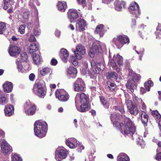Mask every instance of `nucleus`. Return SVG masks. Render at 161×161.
<instances>
[{"label": "nucleus", "instance_id": "1", "mask_svg": "<svg viewBox=\"0 0 161 161\" xmlns=\"http://www.w3.org/2000/svg\"><path fill=\"white\" fill-rule=\"evenodd\" d=\"M114 124L115 125V127L119 129L126 137H129L136 131L133 123L129 118H126L125 119L124 123L116 122Z\"/></svg>", "mask_w": 161, "mask_h": 161}, {"label": "nucleus", "instance_id": "2", "mask_svg": "<svg viewBox=\"0 0 161 161\" xmlns=\"http://www.w3.org/2000/svg\"><path fill=\"white\" fill-rule=\"evenodd\" d=\"M34 126L35 135L40 138L46 136L47 130V125L46 122L36 121L35 123Z\"/></svg>", "mask_w": 161, "mask_h": 161}, {"label": "nucleus", "instance_id": "3", "mask_svg": "<svg viewBox=\"0 0 161 161\" xmlns=\"http://www.w3.org/2000/svg\"><path fill=\"white\" fill-rule=\"evenodd\" d=\"M43 82L42 81L37 82L33 88L34 94L41 97H44L46 93L45 85Z\"/></svg>", "mask_w": 161, "mask_h": 161}, {"label": "nucleus", "instance_id": "4", "mask_svg": "<svg viewBox=\"0 0 161 161\" xmlns=\"http://www.w3.org/2000/svg\"><path fill=\"white\" fill-rule=\"evenodd\" d=\"M111 58V56L110 53L109 55V63H110L113 69H115L116 72H119L120 70L119 69L117 66L116 62H117L119 65H121L123 64V59L121 56L119 54H117L116 56L114 55L112 60H111L110 58Z\"/></svg>", "mask_w": 161, "mask_h": 161}, {"label": "nucleus", "instance_id": "5", "mask_svg": "<svg viewBox=\"0 0 161 161\" xmlns=\"http://www.w3.org/2000/svg\"><path fill=\"white\" fill-rule=\"evenodd\" d=\"M90 63L93 71L92 73V75L98 74L100 71L103 70L104 66L103 61L98 62L92 59L90 60Z\"/></svg>", "mask_w": 161, "mask_h": 161}, {"label": "nucleus", "instance_id": "6", "mask_svg": "<svg viewBox=\"0 0 161 161\" xmlns=\"http://www.w3.org/2000/svg\"><path fill=\"white\" fill-rule=\"evenodd\" d=\"M24 108L26 114L31 115L34 114L36 110L35 105L31 103L29 100H27L24 105Z\"/></svg>", "mask_w": 161, "mask_h": 161}, {"label": "nucleus", "instance_id": "7", "mask_svg": "<svg viewBox=\"0 0 161 161\" xmlns=\"http://www.w3.org/2000/svg\"><path fill=\"white\" fill-rule=\"evenodd\" d=\"M55 95L56 97L62 102L67 101L69 99V96L68 93L63 89L56 91Z\"/></svg>", "mask_w": 161, "mask_h": 161}, {"label": "nucleus", "instance_id": "8", "mask_svg": "<svg viewBox=\"0 0 161 161\" xmlns=\"http://www.w3.org/2000/svg\"><path fill=\"white\" fill-rule=\"evenodd\" d=\"M129 10L130 13L135 15V17L136 18L139 17L141 14L139 6L136 2L130 4V7L129 8Z\"/></svg>", "mask_w": 161, "mask_h": 161}, {"label": "nucleus", "instance_id": "9", "mask_svg": "<svg viewBox=\"0 0 161 161\" xmlns=\"http://www.w3.org/2000/svg\"><path fill=\"white\" fill-rule=\"evenodd\" d=\"M68 153L67 150L58 148L55 151V158L57 161H60L65 158Z\"/></svg>", "mask_w": 161, "mask_h": 161}, {"label": "nucleus", "instance_id": "10", "mask_svg": "<svg viewBox=\"0 0 161 161\" xmlns=\"http://www.w3.org/2000/svg\"><path fill=\"white\" fill-rule=\"evenodd\" d=\"M89 101L88 99L87 96L84 93H77L75 98V103L76 105H77L80 103H88Z\"/></svg>", "mask_w": 161, "mask_h": 161}, {"label": "nucleus", "instance_id": "11", "mask_svg": "<svg viewBox=\"0 0 161 161\" xmlns=\"http://www.w3.org/2000/svg\"><path fill=\"white\" fill-rule=\"evenodd\" d=\"M135 132L136 131L133 133L129 137H131L133 140H136L137 142V144L139 146H140L142 148H144L145 144L144 141L142 140V137L139 136Z\"/></svg>", "mask_w": 161, "mask_h": 161}, {"label": "nucleus", "instance_id": "12", "mask_svg": "<svg viewBox=\"0 0 161 161\" xmlns=\"http://www.w3.org/2000/svg\"><path fill=\"white\" fill-rule=\"evenodd\" d=\"M101 48L98 43H94L93 44L89 52V55L91 57L93 58L95 55L101 51Z\"/></svg>", "mask_w": 161, "mask_h": 161}, {"label": "nucleus", "instance_id": "13", "mask_svg": "<svg viewBox=\"0 0 161 161\" xmlns=\"http://www.w3.org/2000/svg\"><path fill=\"white\" fill-rule=\"evenodd\" d=\"M74 90L77 92L82 91L85 88V84L82 79L78 78L74 83Z\"/></svg>", "mask_w": 161, "mask_h": 161}, {"label": "nucleus", "instance_id": "14", "mask_svg": "<svg viewBox=\"0 0 161 161\" xmlns=\"http://www.w3.org/2000/svg\"><path fill=\"white\" fill-rule=\"evenodd\" d=\"M86 53L85 47L81 44L78 45L76 47V51L75 52V57L77 59H80L82 58V55H84Z\"/></svg>", "mask_w": 161, "mask_h": 161}, {"label": "nucleus", "instance_id": "15", "mask_svg": "<svg viewBox=\"0 0 161 161\" xmlns=\"http://www.w3.org/2000/svg\"><path fill=\"white\" fill-rule=\"evenodd\" d=\"M1 147L2 151L4 153L8 154L12 151V147L5 140H3Z\"/></svg>", "mask_w": 161, "mask_h": 161}, {"label": "nucleus", "instance_id": "16", "mask_svg": "<svg viewBox=\"0 0 161 161\" xmlns=\"http://www.w3.org/2000/svg\"><path fill=\"white\" fill-rule=\"evenodd\" d=\"M20 52V49L19 47L15 45H10L8 53L11 56L17 57V55L19 54Z\"/></svg>", "mask_w": 161, "mask_h": 161}, {"label": "nucleus", "instance_id": "17", "mask_svg": "<svg viewBox=\"0 0 161 161\" xmlns=\"http://www.w3.org/2000/svg\"><path fill=\"white\" fill-rule=\"evenodd\" d=\"M128 92L132 93L134 92L135 89L136 88L135 82L132 79H129L126 85Z\"/></svg>", "mask_w": 161, "mask_h": 161}, {"label": "nucleus", "instance_id": "18", "mask_svg": "<svg viewBox=\"0 0 161 161\" xmlns=\"http://www.w3.org/2000/svg\"><path fill=\"white\" fill-rule=\"evenodd\" d=\"M86 25V22L83 19H79L76 24V29L80 31H83L85 30V27Z\"/></svg>", "mask_w": 161, "mask_h": 161}, {"label": "nucleus", "instance_id": "19", "mask_svg": "<svg viewBox=\"0 0 161 161\" xmlns=\"http://www.w3.org/2000/svg\"><path fill=\"white\" fill-rule=\"evenodd\" d=\"M68 15L71 22H72L78 17V12L75 9H69L68 13Z\"/></svg>", "mask_w": 161, "mask_h": 161}, {"label": "nucleus", "instance_id": "20", "mask_svg": "<svg viewBox=\"0 0 161 161\" xmlns=\"http://www.w3.org/2000/svg\"><path fill=\"white\" fill-rule=\"evenodd\" d=\"M3 86L4 91L6 92H10L13 90V83L10 82L6 81L3 84Z\"/></svg>", "mask_w": 161, "mask_h": 161}, {"label": "nucleus", "instance_id": "21", "mask_svg": "<svg viewBox=\"0 0 161 161\" xmlns=\"http://www.w3.org/2000/svg\"><path fill=\"white\" fill-rule=\"evenodd\" d=\"M125 3L123 1L120 2L119 0H115L114 2L115 9L117 11H120L123 8H125Z\"/></svg>", "mask_w": 161, "mask_h": 161}, {"label": "nucleus", "instance_id": "22", "mask_svg": "<svg viewBox=\"0 0 161 161\" xmlns=\"http://www.w3.org/2000/svg\"><path fill=\"white\" fill-rule=\"evenodd\" d=\"M153 83L151 80H149L147 82H146L144 84L145 88H141V91L142 92L144 93L146 92V91H149L150 90V87L153 86Z\"/></svg>", "mask_w": 161, "mask_h": 161}, {"label": "nucleus", "instance_id": "23", "mask_svg": "<svg viewBox=\"0 0 161 161\" xmlns=\"http://www.w3.org/2000/svg\"><path fill=\"white\" fill-rule=\"evenodd\" d=\"M78 142L75 138H71L66 141V144L70 148H72L75 147Z\"/></svg>", "mask_w": 161, "mask_h": 161}, {"label": "nucleus", "instance_id": "24", "mask_svg": "<svg viewBox=\"0 0 161 161\" xmlns=\"http://www.w3.org/2000/svg\"><path fill=\"white\" fill-rule=\"evenodd\" d=\"M106 32V31L103 24L98 25L96 28L95 32L99 35L100 37L103 36Z\"/></svg>", "mask_w": 161, "mask_h": 161}, {"label": "nucleus", "instance_id": "25", "mask_svg": "<svg viewBox=\"0 0 161 161\" xmlns=\"http://www.w3.org/2000/svg\"><path fill=\"white\" fill-rule=\"evenodd\" d=\"M60 56L62 58V60L64 62H66L68 60V57L69 54L68 51L64 48L61 49Z\"/></svg>", "mask_w": 161, "mask_h": 161}, {"label": "nucleus", "instance_id": "26", "mask_svg": "<svg viewBox=\"0 0 161 161\" xmlns=\"http://www.w3.org/2000/svg\"><path fill=\"white\" fill-rule=\"evenodd\" d=\"M79 107H77L76 105V108L78 111L80 112L83 113L88 111L89 109V107L87 103H82Z\"/></svg>", "mask_w": 161, "mask_h": 161}, {"label": "nucleus", "instance_id": "27", "mask_svg": "<svg viewBox=\"0 0 161 161\" xmlns=\"http://www.w3.org/2000/svg\"><path fill=\"white\" fill-rule=\"evenodd\" d=\"M4 112L6 116H9L14 112V108L12 105H9L5 106Z\"/></svg>", "mask_w": 161, "mask_h": 161}, {"label": "nucleus", "instance_id": "28", "mask_svg": "<svg viewBox=\"0 0 161 161\" xmlns=\"http://www.w3.org/2000/svg\"><path fill=\"white\" fill-rule=\"evenodd\" d=\"M106 76L107 79L113 80H116L118 77V74L114 71H110L107 73Z\"/></svg>", "mask_w": 161, "mask_h": 161}, {"label": "nucleus", "instance_id": "29", "mask_svg": "<svg viewBox=\"0 0 161 161\" xmlns=\"http://www.w3.org/2000/svg\"><path fill=\"white\" fill-rule=\"evenodd\" d=\"M57 7L59 11L64 12L67 8L66 3L65 2H59L57 4Z\"/></svg>", "mask_w": 161, "mask_h": 161}, {"label": "nucleus", "instance_id": "30", "mask_svg": "<svg viewBox=\"0 0 161 161\" xmlns=\"http://www.w3.org/2000/svg\"><path fill=\"white\" fill-rule=\"evenodd\" d=\"M118 161H129L128 156L125 153H120L117 157Z\"/></svg>", "mask_w": 161, "mask_h": 161}, {"label": "nucleus", "instance_id": "31", "mask_svg": "<svg viewBox=\"0 0 161 161\" xmlns=\"http://www.w3.org/2000/svg\"><path fill=\"white\" fill-rule=\"evenodd\" d=\"M128 109L129 110L130 113L134 115H137L138 113V108L135 104L131 105V107Z\"/></svg>", "mask_w": 161, "mask_h": 161}, {"label": "nucleus", "instance_id": "32", "mask_svg": "<svg viewBox=\"0 0 161 161\" xmlns=\"http://www.w3.org/2000/svg\"><path fill=\"white\" fill-rule=\"evenodd\" d=\"M38 45L36 43H31L29 47V52L32 53L38 50Z\"/></svg>", "mask_w": 161, "mask_h": 161}, {"label": "nucleus", "instance_id": "33", "mask_svg": "<svg viewBox=\"0 0 161 161\" xmlns=\"http://www.w3.org/2000/svg\"><path fill=\"white\" fill-rule=\"evenodd\" d=\"M8 99L5 97L3 92L0 91V105H5L8 103Z\"/></svg>", "mask_w": 161, "mask_h": 161}, {"label": "nucleus", "instance_id": "34", "mask_svg": "<svg viewBox=\"0 0 161 161\" xmlns=\"http://www.w3.org/2000/svg\"><path fill=\"white\" fill-rule=\"evenodd\" d=\"M140 114L141 115L142 123L146 124L148 121V116L143 111H142Z\"/></svg>", "mask_w": 161, "mask_h": 161}, {"label": "nucleus", "instance_id": "35", "mask_svg": "<svg viewBox=\"0 0 161 161\" xmlns=\"http://www.w3.org/2000/svg\"><path fill=\"white\" fill-rule=\"evenodd\" d=\"M119 39L120 41V43L122 45L126 43H129L130 42L128 37L125 35L119 36Z\"/></svg>", "mask_w": 161, "mask_h": 161}, {"label": "nucleus", "instance_id": "36", "mask_svg": "<svg viewBox=\"0 0 161 161\" xmlns=\"http://www.w3.org/2000/svg\"><path fill=\"white\" fill-rule=\"evenodd\" d=\"M32 56L34 63L36 65H39L41 61V58L39 55L34 53Z\"/></svg>", "mask_w": 161, "mask_h": 161}, {"label": "nucleus", "instance_id": "37", "mask_svg": "<svg viewBox=\"0 0 161 161\" xmlns=\"http://www.w3.org/2000/svg\"><path fill=\"white\" fill-rule=\"evenodd\" d=\"M112 42L118 48H120L123 46V45H121L120 43L119 36H117V37L114 38L112 40Z\"/></svg>", "mask_w": 161, "mask_h": 161}, {"label": "nucleus", "instance_id": "38", "mask_svg": "<svg viewBox=\"0 0 161 161\" xmlns=\"http://www.w3.org/2000/svg\"><path fill=\"white\" fill-rule=\"evenodd\" d=\"M110 117L111 120L113 122L114 126L115 127V125L114 124V123L116 122H119L118 120L119 119V116H117L115 114H111Z\"/></svg>", "mask_w": 161, "mask_h": 161}, {"label": "nucleus", "instance_id": "39", "mask_svg": "<svg viewBox=\"0 0 161 161\" xmlns=\"http://www.w3.org/2000/svg\"><path fill=\"white\" fill-rule=\"evenodd\" d=\"M132 96L133 101L135 104V105H138L139 106H140V103H142V100L141 99L136 96L134 94H132Z\"/></svg>", "mask_w": 161, "mask_h": 161}, {"label": "nucleus", "instance_id": "40", "mask_svg": "<svg viewBox=\"0 0 161 161\" xmlns=\"http://www.w3.org/2000/svg\"><path fill=\"white\" fill-rule=\"evenodd\" d=\"M107 84L108 89L110 91L113 92L114 91L116 87V86L115 83L108 81L107 82Z\"/></svg>", "mask_w": 161, "mask_h": 161}, {"label": "nucleus", "instance_id": "41", "mask_svg": "<svg viewBox=\"0 0 161 161\" xmlns=\"http://www.w3.org/2000/svg\"><path fill=\"white\" fill-rule=\"evenodd\" d=\"M161 25L158 24L156 28V31L155 32V34L156 36V38L157 39H159L161 37Z\"/></svg>", "mask_w": 161, "mask_h": 161}, {"label": "nucleus", "instance_id": "42", "mask_svg": "<svg viewBox=\"0 0 161 161\" xmlns=\"http://www.w3.org/2000/svg\"><path fill=\"white\" fill-rule=\"evenodd\" d=\"M67 73L69 74H74L75 75L74 77L75 76V75L77 73V69L73 67H70L68 69Z\"/></svg>", "mask_w": 161, "mask_h": 161}, {"label": "nucleus", "instance_id": "43", "mask_svg": "<svg viewBox=\"0 0 161 161\" xmlns=\"http://www.w3.org/2000/svg\"><path fill=\"white\" fill-rule=\"evenodd\" d=\"M100 101L102 104L104 106L105 108H108V103H107L106 99L103 97H100Z\"/></svg>", "mask_w": 161, "mask_h": 161}, {"label": "nucleus", "instance_id": "44", "mask_svg": "<svg viewBox=\"0 0 161 161\" xmlns=\"http://www.w3.org/2000/svg\"><path fill=\"white\" fill-rule=\"evenodd\" d=\"M11 159L12 161H22V159L16 153L12 154Z\"/></svg>", "mask_w": 161, "mask_h": 161}, {"label": "nucleus", "instance_id": "45", "mask_svg": "<svg viewBox=\"0 0 161 161\" xmlns=\"http://www.w3.org/2000/svg\"><path fill=\"white\" fill-rule=\"evenodd\" d=\"M51 69L48 68H46L43 69L40 71L41 74L43 76L49 73L51 71Z\"/></svg>", "mask_w": 161, "mask_h": 161}, {"label": "nucleus", "instance_id": "46", "mask_svg": "<svg viewBox=\"0 0 161 161\" xmlns=\"http://www.w3.org/2000/svg\"><path fill=\"white\" fill-rule=\"evenodd\" d=\"M6 29L5 24L3 22L0 23V34H3Z\"/></svg>", "mask_w": 161, "mask_h": 161}, {"label": "nucleus", "instance_id": "47", "mask_svg": "<svg viewBox=\"0 0 161 161\" xmlns=\"http://www.w3.org/2000/svg\"><path fill=\"white\" fill-rule=\"evenodd\" d=\"M16 64L17 66L19 71L21 72H23V66L21 65V61L20 60H18V59H17L16 61Z\"/></svg>", "mask_w": 161, "mask_h": 161}, {"label": "nucleus", "instance_id": "48", "mask_svg": "<svg viewBox=\"0 0 161 161\" xmlns=\"http://www.w3.org/2000/svg\"><path fill=\"white\" fill-rule=\"evenodd\" d=\"M114 108L115 110H118L122 114L125 113V110L123 106H116L114 107Z\"/></svg>", "mask_w": 161, "mask_h": 161}, {"label": "nucleus", "instance_id": "49", "mask_svg": "<svg viewBox=\"0 0 161 161\" xmlns=\"http://www.w3.org/2000/svg\"><path fill=\"white\" fill-rule=\"evenodd\" d=\"M152 114L153 116L156 117L158 119H160L161 118V116L157 111H152Z\"/></svg>", "mask_w": 161, "mask_h": 161}, {"label": "nucleus", "instance_id": "50", "mask_svg": "<svg viewBox=\"0 0 161 161\" xmlns=\"http://www.w3.org/2000/svg\"><path fill=\"white\" fill-rule=\"evenodd\" d=\"M25 25H21L19 27L18 31L21 34H24L25 32Z\"/></svg>", "mask_w": 161, "mask_h": 161}, {"label": "nucleus", "instance_id": "51", "mask_svg": "<svg viewBox=\"0 0 161 161\" xmlns=\"http://www.w3.org/2000/svg\"><path fill=\"white\" fill-rule=\"evenodd\" d=\"M4 6L3 8L5 10L7 9L9 7L10 4H9V2H10V0H3Z\"/></svg>", "mask_w": 161, "mask_h": 161}, {"label": "nucleus", "instance_id": "52", "mask_svg": "<svg viewBox=\"0 0 161 161\" xmlns=\"http://www.w3.org/2000/svg\"><path fill=\"white\" fill-rule=\"evenodd\" d=\"M75 147H77L78 148V152H81L82 150H83L84 149V147L83 145H82L81 143H80L79 142H78V143Z\"/></svg>", "mask_w": 161, "mask_h": 161}, {"label": "nucleus", "instance_id": "53", "mask_svg": "<svg viewBox=\"0 0 161 161\" xmlns=\"http://www.w3.org/2000/svg\"><path fill=\"white\" fill-rule=\"evenodd\" d=\"M28 58L26 53L24 52L21 54V58L22 61H26Z\"/></svg>", "mask_w": 161, "mask_h": 161}, {"label": "nucleus", "instance_id": "54", "mask_svg": "<svg viewBox=\"0 0 161 161\" xmlns=\"http://www.w3.org/2000/svg\"><path fill=\"white\" fill-rule=\"evenodd\" d=\"M73 58H74L72 57L71 59V62L75 66H77L78 64V60H77L78 59L76 58V59H74Z\"/></svg>", "mask_w": 161, "mask_h": 161}, {"label": "nucleus", "instance_id": "55", "mask_svg": "<svg viewBox=\"0 0 161 161\" xmlns=\"http://www.w3.org/2000/svg\"><path fill=\"white\" fill-rule=\"evenodd\" d=\"M131 77L134 80H138L140 79L141 76L140 75L135 73Z\"/></svg>", "mask_w": 161, "mask_h": 161}, {"label": "nucleus", "instance_id": "56", "mask_svg": "<svg viewBox=\"0 0 161 161\" xmlns=\"http://www.w3.org/2000/svg\"><path fill=\"white\" fill-rule=\"evenodd\" d=\"M41 31L38 29H34L33 30V33L35 36H38L40 35Z\"/></svg>", "mask_w": 161, "mask_h": 161}, {"label": "nucleus", "instance_id": "57", "mask_svg": "<svg viewBox=\"0 0 161 161\" xmlns=\"http://www.w3.org/2000/svg\"><path fill=\"white\" fill-rule=\"evenodd\" d=\"M125 100V104L128 108H129L130 107H131V105H134V104L132 103L131 101L130 100V99H128Z\"/></svg>", "mask_w": 161, "mask_h": 161}, {"label": "nucleus", "instance_id": "58", "mask_svg": "<svg viewBox=\"0 0 161 161\" xmlns=\"http://www.w3.org/2000/svg\"><path fill=\"white\" fill-rule=\"evenodd\" d=\"M90 89L92 92V93L93 95H95L96 92V88L94 86H91Z\"/></svg>", "mask_w": 161, "mask_h": 161}, {"label": "nucleus", "instance_id": "59", "mask_svg": "<svg viewBox=\"0 0 161 161\" xmlns=\"http://www.w3.org/2000/svg\"><path fill=\"white\" fill-rule=\"evenodd\" d=\"M158 161H161V152L158 153L155 158Z\"/></svg>", "mask_w": 161, "mask_h": 161}, {"label": "nucleus", "instance_id": "60", "mask_svg": "<svg viewBox=\"0 0 161 161\" xmlns=\"http://www.w3.org/2000/svg\"><path fill=\"white\" fill-rule=\"evenodd\" d=\"M51 63L52 65H55L57 64L58 62L56 59L53 58L51 60Z\"/></svg>", "mask_w": 161, "mask_h": 161}, {"label": "nucleus", "instance_id": "61", "mask_svg": "<svg viewBox=\"0 0 161 161\" xmlns=\"http://www.w3.org/2000/svg\"><path fill=\"white\" fill-rule=\"evenodd\" d=\"M36 39L33 35H31L29 38V41L30 42H34L36 41Z\"/></svg>", "mask_w": 161, "mask_h": 161}, {"label": "nucleus", "instance_id": "62", "mask_svg": "<svg viewBox=\"0 0 161 161\" xmlns=\"http://www.w3.org/2000/svg\"><path fill=\"white\" fill-rule=\"evenodd\" d=\"M35 75L32 73L29 76V79L31 81H33L35 79Z\"/></svg>", "mask_w": 161, "mask_h": 161}, {"label": "nucleus", "instance_id": "63", "mask_svg": "<svg viewBox=\"0 0 161 161\" xmlns=\"http://www.w3.org/2000/svg\"><path fill=\"white\" fill-rule=\"evenodd\" d=\"M4 135V132L1 130H0V139H2Z\"/></svg>", "mask_w": 161, "mask_h": 161}, {"label": "nucleus", "instance_id": "64", "mask_svg": "<svg viewBox=\"0 0 161 161\" xmlns=\"http://www.w3.org/2000/svg\"><path fill=\"white\" fill-rule=\"evenodd\" d=\"M128 71L129 72V75L131 77L134 74H135L132 70L131 69H129Z\"/></svg>", "mask_w": 161, "mask_h": 161}]
</instances>
